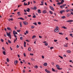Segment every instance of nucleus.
<instances>
[{
	"label": "nucleus",
	"instance_id": "obj_14",
	"mask_svg": "<svg viewBox=\"0 0 73 73\" xmlns=\"http://www.w3.org/2000/svg\"><path fill=\"white\" fill-rule=\"evenodd\" d=\"M26 11L28 12H30V9L28 8L26 10Z\"/></svg>",
	"mask_w": 73,
	"mask_h": 73
},
{
	"label": "nucleus",
	"instance_id": "obj_27",
	"mask_svg": "<svg viewBox=\"0 0 73 73\" xmlns=\"http://www.w3.org/2000/svg\"><path fill=\"white\" fill-rule=\"evenodd\" d=\"M20 12H18L17 13V14H18V16H19V15H20Z\"/></svg>",
	"mask_w": 73,
	"mask_h": 73
},
{
	"label": "nucleus",
	"instance_id": "obj_17",
	"mask_svg": "<svg viewBox=\"0 0 73 73\" xmlns=\"http://www.w3.org/2000/svg\"><path fill=\"white\" fill-rule=\"evenodd\" d=\"M73 20H69L67 21V22H69V23L70 22H73Z\"/></svg>",
	"mask_w": 73,
	"mask_h": 73
},
{
	"label": "nucleus",
	"instance_id": "obj_52",
	"mask_svg": "<svg viewBox=\"0 0 73 73\" xmlns=\"http://www.w3.org/2000/svg\"><path fill=\"white\" fill-rule=\"evenodd\" d=\"M17 48H19V45H17Z\"/></svg>",
	"mask_w": 73,
	"mask_h": 73
},
{
	"label": "nucleus",
	"instance_id": "obj_21",
	"mask_svg": "<svg viewBox=\"0 0 73 73\" xmlns=\"http://www.w3.org/2000/svg\"><path fill=\"white\" fill-rule=\"evenodd\" d=\"M70 14L68 13L67 14V16L68 17H69L70 16Z\"/></svg>",
	"mask_w": 73,
	"mask_h": 73
},
{
	"label": "nucleus",
	"instance_id": "obj_64",
	"mask_svg": "<svg viewBox=\"0 0 73 73\" xmlns=\"http://www.w3.org/2000/svg\"><path fill=\"white\" fill-rule=\"evenodd\" d=\"M33 2L34 3V4H35V3H36V1H34Z\"/></svg>",
	"mask_w": 73,
	"mask_h": 73
},
{
	"label": "nucleus",
	"instance_id": "obj_47",
	"mask_svg": "<svg viewBox=\"0 0 73 73\" xmlns=\"http://www.w3.org/2000/svg\"><path fill=\"white\" fill-rule=\"evenodd\" d=\"M59 35H64V34L61 33H59Z\"/></svg>",
	"mask_w": 73,
	"mask_h": 73
},
{
	"label": "nucleus",
	"instance_id": "obj_12",
	"mask_svg": "<svg viewBox=\"0 0 73 73\" xmlns=\"http://www.w3.org/2000/svg\"><path fill=\"white\" fill-rule=\"evenodd\" d=\"M47 65H48V64L46 62L44 63V65L45 66H46Z\"/></svg>",
	"mask_w": 73,
	"mask_h": 73
},
{
	"label": "nucleus",
	"instance_id": "obj_34",
	"mask_svg": "<svg viewBox=\"0 0 73 73\" xmlns=\"http://www.w3.org/2000/svg\"><path fill=\"white\" fill-rule=\"evenodd\" d=\"M70 12H73V9H70Z\"/></svg>",
	"mask_w": 73,
	"mask_h": 73
},
{
	"label": "nucleus",
	"instance_id": "obj_15",
	"mask_svg": "<svg viewBox=\"0 0 73 73\" xmlns=\"http://www.w3.org/2000/svg\"><path fill=\"white\" fill-rule=\"evenodd\" d=\"M15 38H16V39H15L14 40V43H15V42L16 41H17V37H15Z\"/></svg>",
	"mask_w": 73,
	"mask_h": 73
},
{
	"label": "nucleus",
	"instance_id": "obj_22",
	"mask_svg": "<svg viewBox=\"0 0 73 73\" xmlns=\"http://www.w3.org/2000/svg\"><path fill=\"white\" fill-rule=\"evenodd\" d=\"M28 50L29 51H31V47H29L28 48Z\"/></svg>",
	"mask_w": 73,
	"mask_h": 73
},
{
	"label": "nucleus",
	"instance_id": "obj_36",
	"mask_svg": "<svg viewBox=\"0 0 73 73\" xmlns=\"http://www.w3.org/2000/svg\"><path fill=\"white\" fill-rule=\"evenodd\" d=\"M33 18H36V15H33Z\"/></svg>",
	"mask_w": 73,
	"mask_h": 73
},
{
	"label": "nucleus",
	"instance_id": "obj_20",
	"mask_svg": "<svg viewBox=\"0 0 73 73\" xmlns=\"http://www.w3.org/2000/svg\"><path fill=\"white\" fill-rule=\"evenodd\" d=\"M38 12L39 13H41V10L40 9H38Z\"/></svg>",
	"mask_w": 73,
	"mask_h": 73
},
{
	"label": "nucleus",
	"instance_id": "obj_28",
	"mask_svg": "<svg viewBox=\"0 0 73 73\" xmlns=\"http://www.w3.org/2000/svg\"><path fill=\"white\" fill-rule=\"evenodd\" d=\"M44 45L46 46H48V43H46L44 44Z\"/></svg>",
	"mask_w": 73,
	"mask_h": 73
},
{
	"label": "nucleus",
	"instance_id": "obj_39",
	"mask_svg": "<svg viewBox=\"0 0 73 73\" xmlns=\"http://www.w3.org/2000/svg\"><path fill=\"white\" fill-rule=\"evenodd\" d=\"M52 65H53H53H54V62H52Z\"/></svg>",
	"mask_w": 73,
	"mask_h": 73
},
{
	"label": "nucleus",
	"instance_id": "obj_48",
	"mask_svg": "<svg viewBox=\"0 0 73 73\" xmlns=\"http://www.w3.org/2000/svg\"><path fill=\"white\" fill-rule=\"evenodd\" d=\"M35 68H38V66L37 65H36L35 66Z\"/></svg>",
	"mask_w": 73,
	"mask_h": 73
},
{
	"label": "nucleus",
	"instance_id": "obj_8",
	"mask_svg": "<svg viewBox=\"0 0 73 73\" xmlns=\"http://www.w3.org/2000/svg\"><path fill=\"white\" fill-rule=\"evenodd\" d=\"M62 4V3L61 2H58L57 3V5H60V4Z\"/></svg>",
	"mask_w": 73,
	"mask_h": 73
},
{
	"label": "nucleus",
	"instance_id": "obj_9",
	"mask_svg": "<svg viewBox=\"0 0 73 73\" xmlns=\"http://www.w3.org/2000/svg\"><path fill=\"white\" fill-rule=\"evenodd\" d=\"M23 23L24 25H26L27 24H28V23L26 22H23Z\"/></svg>",
	"mask_w": 73,
	"mask_h": 73
},
{
	"label": "nucleus",
	"instance_id": "obj_41",
	"mask_svg": "<svg viewBox=\"0 0 73 73\" xmlns=\"http://www.w3.org/2000/svg\"><path fill=\"white\" fill-rule=\"evenodd\" d=\"M60 13H61V14H62V11H60Z\"/></svg>",
	"mask_w": 73,
	"mask_h": 73
},
{
	"label": "nucleus",
	"instance_id": "obj_6",
	"mask_svg": "<svg viewBox=\"0 0 73 73\" xmlns=\"http://www.w3.org/2000/svg\"><path fill=\"white\" fill-rule=\"evenodd\" d=\"M47 13V11L46 10H43L42 11V13Z\"/></svg>",
	"mask_w": 73,
	"mask_h": 73
},
{
	"label": "nucleus",
	"instance_id": "obj_61",
	"mask_svg": "<svg viewBox=\"0 0 73 73\" xmlns=\"http://www.w3.org/2000/svg\"><path fill=\"white\" fill-rule=\"evenodd\" d=\"M25 19H27V17L26 16H25Z\"/></svg>",
	"mask_w": 73,
	"mask_h": 73
},
{
	"label": "nucleus",
	"instance_id": "obj_63",
	"mask_svg": "<svg viewBox=\"0 0 73 73\" xmlns=\"http://www.w3.org/2000/svg\"><path fill=\"white\" fill-rule=\"evenodd\" d=\"M65 38L66 40H68V37H66Z\"/></svg>",
	"mask_w": 73,
	"mask_h": 73
},
{
	"label": "nucleus",
	"instance_id": "obj_46",
	"mask_svg": "<svg viewBox=\"0 0 73 73\" xmlns=\"http://www.w3.org/2000/svg\"><path fill=\"white\" fill-rule=\"evenodd\" d=\"M61 2H62V3H63L64 2V0H62L61 1Z\"/></svg>",
	"mask_w": 73,
	"mask_h": 73
},
{
	"label": "nucleus",
	"instance_id": "obj_49",
	"mask_svg": "<svg viewBox=\"0 0 73 73\" xmlns=\"http://www.w3.org/2000/svg\"><path fill=\"white\" fill-rule=\"evenodd\" d=\"M33 24H34V25H37V23H33Z\"/></svg>",
	"mask_w": 73,
	"mask_h": 73
},
{
	"label": "nucleus",
	"instance_id": "obj_53",
	"mask_svg": "<svg viewBox=\"0 0 73 73\" xmlns=\"http://www.w3.org/2000/svg\"><path fill=\"white\" fill-rule=\"evenodd\" d=\"M23 55H24V57H26V55H25V53H24L23 54Z\"/></svg>",
	"mask_w": 73,
	"mask_h": 73
},
{
	"label": "nucleus",
	"instance_id": "obj_32",
	"mask_svg": "<svg viewBox=\"0 0 73 73\" xmlns=\"http://www.w3.org/2000/svg\"><path fill=\"white\" fill-rule=\"evenodd\" d=\"M20 39L21 40H23V37H20Z\"/></svg>",
	"mask_w": 73,
	"mask_h": 73
},
{
	"label": "nucleus",
	"instance_id": "obj_42",
	"mask_svg": "<svg viewBox=\"0 0 73 73\" xmlns=\"http://www.w3.org/2000/svg\"><path fill=\"white\" fill-rule=\"evenodd\" d=\"M52 71H53V72H55V70H54V69H53V68H52Z\"/></svg>",
	"mask_w": 73,
	"mask_h": 73
},
{
	"label": "nucleus",
	"instance_id": "obj_16",
	"mask_svg": "<svg viewBox=\"0 0 73 73\" xmlns=\"http://www.w3.org/2000/svg\"><path fill=\"white\" fill-rule=\"evenodd\" d=\"M44 3V1H41V4H40V5H43L44 4V3Z\"/></svg>",
	"mask_w": 73,
	"mask_h": 73
},
{
	"label": "nucleus",
	"instance_id": "obj_43",
	"mask_svg": "<svg viewBox=\"0 0 73 73\" xmlns=\"http://www.w3.org/2000/svg\"><path fill=\"white\" fill-rule=\"evenodd\" d=\"M38 24H39V25H40V24H41V22H38Z\"/></svg>",
	"mask_w": 73,
	"mask_h": 73
},
{
	"label": "nucleus",
	"instance_id": "obj_10",
	"mask_svg": "<svg viewBox=\"0 0 73 73\" xmlns=\"http://www.w3.org/2000/svg\"><path fill=\"white\" fill-rule=\"evenodd\" d=\"M66 52L68 53H71V51L70 50H68L66 51Z\"/></svg>",
	"mask_w": 73,
	"mask_h": 73
},
{
	"label": "nucleus",
	"instance_id": "obj_50",
	"mask_svg": "<svg viewBox=\"0 0 73 73\" xmlns=\"http://www.w3.org/2000/svg\"><path fill=\"white\" fill-rule=\"evenodd\" d=\"M68 11H69V9H67L66 10V12H68Z\"/></svg>",
	"mask_w": 73,
	"mask_h": 73
},
{
	"label": "nucleus",
	"instance_id": "obj_56",
	"mask_svg": "<svg viewBox=\"0 0 73 73\" xmlns=\"http://www.w3.org/2000/svg\"><path fill=\"white\" fill-rule=\"evenodd\" d=\"M22 5H19L18 6V8H19V7H21Z\"/></svg>",
	"mask_w": 73,
	"mask_h": 73
},
{
	"label": "nucleus",
	"instance_id": "obj_54",
	"mask_svg": "<svg viewBox=\"0 0 73 73\" xmlns=\"http://www.w3.org/2000/svg\"><path fill=\"white\" fill-rule=\"evenodd\" d=\"M31 28H32V29L34 28V27L33 26H32L31 27Z\"/></svg>",
	"mask_w": 73,
	"mask_h": 73
},
{
	"label": "nucleus",
	"instance_id": "obj_19",
	"mask_svg": "<svg viewBox=\"0 0 73 73\" xmlns=\"http://www.w3.org/2000/svg\"><path fill=\"white\" fill-rule=\"evenodd\" d=\"M33 9V10H36L37 9V7H34Z\"/></svg>",
	"mask_w": 73,
	"mask_h": 73
},
{
	"label": "nucleus",
	"instance_id": "obj_29",
	"mask_svg": "<svg viewBox=\"0 0 73 73\" xmlns=\"http://www.w3.org/2000/svg\"><path fill=\"white\" fill-rule=\"evenodd\" d=\"M36 38V36L34 35L32 36V38L33 39V38Z\"/></svg>",
	"mask_w": 73,
	"mask_h": 73
},
{
	"label": "nucleus",
	"instance_id": "obj_40",
	"mask_svg": "<svg viewBox=\"0 0 73 73\" xmlns=\"http://www.w3.org/2000/svg\"><path fill=\"white\" fill-rule=\"evenodd\" d=\"M54 48V47H50V49H53Z\"/></svg>",
	"mask_w": 73,
	"mask_h": 73
},
{
	"label": "nucleus",
	"instance_id": "obj_58",
	"mask_svg": "<svg viewBox=\"0 0 73 73\" xmlns=\"http://www.w3.org/2000/svg\"><path fill=\"white\" fill-rule=\"evenodd\" d=\"M7 30H8L9 31V27H7Z\"/></svg>",
	"mask_w": 73,
	"mask_h": 73
},
{
	"label": "nucleus",
	"instance_id": "obj_13",
	"mask_svg": "<svg viewBox=\"0 0 73 73\" xmlns=\"http://www.w3.org/2000/svg\"><path fill=\"white\" fill-rule=\"evenodd\" d=\"M6 33L7 36H8V37H9V32L8 33V32H6Z\"/></svg>",
	"mask_w": 73,
	"mask_h": 73
},
{
	"label": "nucleus",
	"instance_id": "obj_7",
	"mask_svg": "<svg viewBox=\"0 0 73 73\" xmlns=\"http://www.w3.org/2000/svg\"><path fill=\"white\" fill-rule=\"evenodd\" d=\"M45 72H47V73H50V71H48V70H47V69H45Z\"/></svg>",
	"mask_w": 73,
	"mask_h": 73
},
{
	"label": "nucleus",
	"instance_id": "obj_3",
	"mask_svg": "<svg viewBox=\"0 0 73 73\" xmlns=\"http://www.w3.org/2000/svg\"><path fill=\"white\" fill-rule=\"evenodd\" d=\"M66 5L65 4L64 5H62V6H60V7L61 8V9H63V7H65V6H66Z\"/></svg>",
	"mask_w": 73,
	"mask_h": 73
},
{
	"label": "nucleus",
	"instance_id": "obj_25",
	"mask_svg": "<svg viewBox=\"0 0 73 73\" xmlns=\"http://www.w3.org/2000/svg\"><path fill=\"white\" fill-rule=\"evenodd\" d=\"M31 60L32 61H35V59L33 58H31Z\"/></svg>",
	"mask_w": 73,
	"mask_h": 73
},
{
	"label": "nucleus",
	"instance_id": "obj_23",
	"mask_svg": "<svg viewBox=\"0 0 73 73\" xmlns=\"http://www.w3.org/2000/svg\"><path fill=\"white\" fill-rule=\"evenodd\" d=\"M62 28H64V29H67V28L64 26L62 27Z\"/></svg>",
	"mask_w": 73,
	"mask_h": 73
},
{
	"label": "nucleus",
	"instance_id": "obj_24",
	"mask_svg": "<svg viewBox=\"0 0 73 73\" xmlns=\"http://www.w3.org/2000/svg\"><path fill=\"white\" fill-rule=\"evenodd\" d=\"M3 53L4 54V55H6V52L5 51H4L3 52Z\"/></svg>",
	"mask_w": 73,
	"mask_h": 73
},
{
	"label": "nucleus",
	"instance_id": "obj_51",
	"mask_svg": "<svg viewBox=\"0 0 73 73\" xmlns=\"http://www.w3.org/2000/svg\"><path fill=\"white\" fill-rule=\"evenodd\" d=\"M9 20H11V21H13V18H11V19H10Z\"/></svg>",
	"mask_w": 73,
	"mask_h": 73
},
{
	"label": "nucleus",
	"instance_id": "obj_26",
	"mask_svg": "<svg viewBox=\"0 0 73 73\" xmlns=\"http://www.w3.org/2000/svg\"><path fill=\"white\" fill-rule=\"evenodd\" d=\"M7 62H9V59L8 58H7Z\"/></svg>",
	"mask_w": 73,
	"mask_h": 73
},
{
	"label": "nucleus",
	"instance_id": "obj_1",
	"mask_svg": "<svg viewBox=\"0 0 73 73\" xmlns=\"http://www.w3.org/2000/svg\"><path fill=\"white\" fill-rule=\"evenodd\" d=\"M54 31L55 32H59V30H58V27L56 26V28H55V30Z\"/></svg>",
	"mask_w": 73,
	"mask_h": 73
},
{
	"label": "nucleus",
	"instance_id": "obj_59",
	"mask_svg": "<svg viewBox=\"0 0 73 73\" xmlns=\"http://www.w3.org/2000/svg\"><path fill=\"white\" fill-rule=\"evenodd\" d=\"M9 31H10V32H12V30H11V28H9Z\"/></svg>",
	"mask_w": 73,
	"mask_h": 73
},
{
	"label": "nucleus",
	"instance_id": "obj_60",
	"mask_svg": "<svg viewBox=\"0 0 73 73\" xmlns=\"http://www.w3.org/2000/svg\"><path fill=\"white\" fill-rule=\"evenodd\" d=\"M17 31L18 32H20V30H17Z\"/></svg>",
	"mask_w": 73,
	"mask_h": 73
},
{
	"label": "nucleus",
	"instance_id": "obj_45",
	"mask_svg": "<svg viewBox=\"0 0 73 73\" xmlns=\"http://www.w3.org/2000/svg\"><path fill=\"white\" fill-rule=\"evenodd\" d=\"M68 44H66V45H64L66 47H68Z\"/></svg>",
	"mask_w": 73,
	"mask_h": 73
},
{
	"label": "nucleus",
	"instance_id": "obj_31",
	"mask_svg": "<svg viewBox=\"0 0 73 73\" xmlns=\"http://www.w3.org/2000/svg\"><path fill=\"white\" fill-rule=\"evenodd\" d=\"M24 5L26 6V5H28V4H27V3H25V2H24Z\"/></svg>",
	"mask_w": 73,
	"mask_h": 73
},
{
	"label": "nucleus",
	"instance_id": "obj_38",
	"mask_svg": "<svg viewBox=\"0 0 73 73\" xmlns=\"http://www.w3.org/2000/svg\"><path fill=\"white\" fill-rule=\"evenodd\" d=\"M49 12L50 14H53V12L51 11H50Z\"/></svg>",
	"mask_w": 73,
	"mask_h": 73
},
{
	"label": "nucleus",
	"instance_id": "obj_37",
	"mask_svg": "<svg viewBox=\"0 0 73 73\" xmlns=\"http://www.w3.org/2000/svg\"><path fill=\"white\" fill-rule=\"evenodd\" d=\"M59 57H60V58H61V59H63V57H62L60 55L59 56Z\"/></svg>",
	"mask_w": 73,
	"mask_h": 73
},
{
	"label": "nucleus",
	"instance_id": "obj_5",
	"mask_svg": "<svg viewBox=\"0 0 73 73\" xmlns=\"http://www.w3.org/2000/svg\"><path fill=\"white\" fill-rule=\"evenodd\" d=\"M17 62H18V60H15L14 61V64L16 65H17Z\"/></svg>",
	"mask_w": 73,
	"mask_h": 73
},
{
	"label": "nucleus",
	"instance_id": "obj_30",
	"mask_svg": "<svg viewBox=\"0 0 73 73\" xmlns=\"http://www.w3.org/2000/svg\"><path fill=\"white\" fill-rule=\"evenodd\" d=\"M20 27H22V24H21V22L20 23Z\"/></svg>",
	"mask_w": 73,
	"mask_h": 73
},
{
	"label": "nucleus",
	"instance_id": "obj_62",
	"mask_svg": "<svg viewBox=\"0 0 73 73\" xmlns=\"http://www.w3.org/2000/svg\"><path fill=\"white\" fill-rule=\"evenodd\" d=\"M70 13L71 15H73V12H71Z\"/></svg>",
	"mask_w": 73,
	"mask_h": 73
},
{
	"label": "nucleus",
	"instance_id": "obj_57",
	"mask_svg": "<svg viewBox=\"0 0 73 73\" xmlns=\"http://www.w3.org/2000/svg\"><path fill=\"white\" fill-rule=\"evenodd\" d=\"M54 42H57V40H54Z\"/></svg>",
	"mask_w": 73,
	"mask_h": 73
},
{
	"label": "nucleus",
	"instance_id": "obj_4",
	"mask_svg": "<svg viewBox=\"0 0 73 73\" xmlns=\"http://www.w3.org/2000/svg\"><path fill=\"white\" fill-rule=\"evenodd\" d=\"M49 7L50 8V9L52 11H54V8L52 6H49Z\"/></svg>",
	"mask_w": 73,
	"mask_h": 73
},
{
	"label": "nucleus",
	"instance_id": "obj_44",
	"mask_svg": "<svg viewBox=\"0 0 73 73\" xmlns=\"http://www.w3.org/2000/svg\"><path fill=\"white\" fill-rule=\"evenodd\" d=\"M1 42H4V40L3 39H1Z\"/></svg>",
	"mask_w": 73,
	"mask_h": 73
},
{
	"label": "nucleus",
	"instance_id": "obj_11",
	"mask_svg": "<svg viewBox=\"0 0 73 73\" xmlns=\"http://www.w3.org/2000/svg\"><path fill=\"white\" fill-rule=\"evenodd\" d=\"M56 66L57 67V69L58 70L60 68V66L58 65H56Z\"/></svg>",
	"mask_w": 73,
	"mask_h": 73
},
{
	"label": "nucleus",
	"instance_id": "obj_55",
	"mask_svg": "<svg viewBox=\"0 0 73 73\" xmlns=\"http://www.w3.org/2000/svg\"><path fill=\"white\" fill-rule=\"evenodd\" d=\"M30 55H31V56H33V54H30Z\"/></svg>",
	"mask_w": 73,
	"mask_h": 73
},
{
	"label": "nucleus",
	"instance_id": "obj_33",
	"mask_svg": "<svg viewBox=\"0 0 73 73\" xmlns=\"http://www.w3.org/2000/svg\"><path fill=\"white\" fill-rule=\"evenodd\" d=\"M9 38H10L11 39V32H9Z\"/></svg>",
	"mask_w": 73,
	"mask_h": 73
},
{
	"label": "nucleus",
	"instance_id": "obj_18",
	"mask_svg": "<svg viewBox=\"0 0 73 73\" xmlns=\"http://www.w3.org/2000/svg\"><path fill=\"white\" fill-rule=\"evenodd\" d=\"M18 19H21V20H24V19H23L22 17L19 18Z\"/></svg>",
	"mask_w": 73,
	"mask_h": 73
},
{
	"label": "nucleus",
	"instance_id": "obj_2",
	"mask_svg": "<svg viewBox=\"0 0 73 73\" xmlns=\"http://www.w3.org/2000/svg\"><path fill=\"white\" fill-rule=\"evenodd\" d=\"M13 35H14V36L15 37H16L17 36L16 35H17V33L15 31H13Z\"/></svg>",
	"mask_w": 73,
	"mask_h": 73
},
{
	"label": "nucleus",
	"instance_id": "obj_35",
	"mask_svg": "<svg viewBox=\"0 0 73 73\" xmlns=\"http://www.w3.org/2000/svg\"><path fill=\"white\" fill-rule=\"evenodd\" d=\"M61 18L62 19H64V18H65V16H63Z\"/></svg>",
	"mask_w": 73,
	"mask_h": 73
}]
</instances>
